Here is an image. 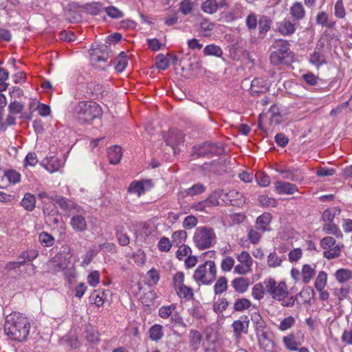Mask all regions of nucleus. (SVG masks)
<instances>
[{
    "instance_id": "5fc2aeb1",
    "label": "nucleus",
    "mask_w": 352,
    "mask_h": 352,
    "mask_svg": "<svg viewBox=\"0 0 352 352\" xmlns=\"http://www.w3.org/2000/svg\"><path fill=\"white\" fill-rule=\"evenodd\" d=\"M327 283V274L321 271L319 272L315 281V287L317 290H322Z\"/></svg>"
},
{
    "instance_id": "de8ad7c7",
    "label": "nucleus",
    "mask_w": 352,
    "mask_h": 352,
    "mask_svg": "<svg viewBox=\"0 0 352 352\" xmlns=\"http://www.w3.org/2000/svg\"><path fill=\"white\" fill-rule=\"evenodd\" d=\"M39 241L43 246L51 247L54 244V238L46 232H42L38 236Z\"/></svg>"
},
{
    "instance_id": "ddd939ff",
    "label": "nucleus",
    "mask_w": 352,
    "mask_h": 352,
    "mask_svg": "<svg viewBox=\"0 0 352 352\" xmlns=\"http://www.w3.org/2000/svg\"><path fill=\"white\" fill-rule=\"evenodd\" d=\"M109 57V50L106 45H102L101 49L94 51L91 54V59L94 65L97 66V64L100 62L104 64L103 66L98 65L102 69L108 65L107 62Z\"/></svg>"
},
{
    "instance_id": "6e6552de",
    "label": "nucleus",
    "mask_w": 352,
    "mask_h": 352,
    "mask_svg": "<svg viewBox=\"0 0 352 352\" xmlns=\"http://www.w3.org/2000/svg\"><path fill=\"white\" fill-rule=\"evenodd\" d=\"M239 264L234 267V272L238 274L245 275L252 272L253 260L250 254L243 251L236 257Z\"/></svg>"
},
{
    "instance_id": "bf43d9fd",
    "label": "nucleus",
    "mask_w": 352,
    "mask_h": 352,
    "mask_svg": "<svg viewBox=\"0 0 352 352\" xmlns=\"http://www.w3.org/2000/svg\"><path fill=\"white\" fill-rule=\"evenodd\" d=\"M258 22L257 17L253 12L248 14L245 19L246 25L250 30H255L258 25Z\"/></svg>"
},
{
    "instance_id": "7c9ffc66",
    "label": "nucleus",
    "mask_w": 352,
    "mask_h": 352,
    "mask_svg": "<svg viewBox=\"0 0 352 352\" xmlns=\"http://www.w3.org/2000/svg\"><path fill=\"white\" fill-rule=\"evenodd\" d=\"M201 9L207 14H214L218 10L217 1L216 0H206L201 3Z\"/></svg>"
},
{
    "instance_id": "20e7f679",
    "label": "nucleus",
    "mask_w": 352,
    "mask_h": 352,
    "mask_svg": "<svg viewBox=\"0 0 352 352\" xmlns=\"http://www.w3.org/2000/svg\"><path fill=\"white\" fill-rule=\"evenodd\" d=\"M289 46V42L286 40H275L271 46L274 50L270 56L271 63L274 65L287 63V58L290 53Z\"/></svg>"
},
{
    "instance_id": "680f3d73",
    "label": "nucleus",
    "mask_w": 352,
    "mask_h": 352,
    "mask_svg": "<svg viewBox=\"0 0 352 352\" xmlns=\"http://www.w3.org/2000/svg\"><path fill=\"white\" fill-rule=\"evenodd\" d=\"M38 256V252L36 250H30L28 251H23L19 256V259H24L26 262L32 261Z\"/></svg>"
},
{
    "instance_id": "58836bf2",
    "label": "nucleus",
    "mask_w": 352,
    "mask_h": 352,
    "mask_svg": "<svg viewBox=\"0 0 352 352\" xmlns=\"http://www.w3.org/2000/svg\"><path fill=\"white\" fill-rule=\"evenodd\" d=\"M195 3L191 0H182L179 4V10L184 15L190 14L194 9Z\"/></svg>"
},
{
    "instance_id": "423d86ee",
    "label": "nucleus",
    "mask_w": 352,
    "mask_h": 352,
    "mask_svg": "<svg viewBox=\"0 0 352 352\" xmlns=\"http://www.w3.org/2000/svg\"><path fill=\"white\" fill-rule=\"evenodd\" d=\"M265 294H269L274 300H283L288 294V289L284 281L276 282L272 278L264 280Z\"/></svg>"
},
{
    "instance_id": "6e6d98bb",
    "label": "nucleus",
    "mask_w": 352,
    "mask_h": 352,
    "mask_svg": "<svg viewBox=\"0 0 352 352\" xmlns=\"http://www.w3.org/2000/svg\"><path fill=\"white\" fill-rule=\"evenodd\" d=\"M228 305L227 300L222 298L214 303L213 310L215 313L220 314L227 309Z\"/></svg>"
},
{
    "instance_id": "1a4fd4ad",
    "label": "nucleus",
    "mask_w": 352,
    "mask_h": 352,
    "mask_svg": "<svg viewBox=\"0 0 352 352\" xmlns=\"http://www.w3.org/2000/svg\"><path fill=\"white\" fill-rule=\"evenodd\" d=\"M163 138L166 145L170 146L175 155L177 153L176 146L184 142V135L181 131L172 129L168 132H164Z\"/></svg>"
},
{
    "instance_id": "603ef678",
    "label": "nucleus",
    "mask_w": 352,
    "mask_h": 352,
    "mask_svg": "<svg viewBox=\"0 0 352 352\" xmlns=\"http://www.w3.org/2000/svg\"><path fill=\"white\" fill-rule=\"evenodd\" d=\"M99 252V250L96 248V246H93L89 251L86 252V254L83 256L82 265H89L94 257H95Z\"/></svg>"
},
{
    "instance_id": "052dcab7",
    "label": "nucleus",
    "mask_w": 352,
    "mask_h": 352,
    "mask_svg": "<svg viewBox=\"0 0 352 352\" xmlns=\"http://www.w3.org/2000/svg\"><path fill=\"white\" fill-rule=\"evenodd\" d=\"M175 305L162 307L159 309V316L162 318H168L169 316H171L172 313L175 309Z\"/></svg>"
},
{
    "instance_id": "09e8293b",
    "label": "nucleus",
    "mask_w": 352,
    "mask_h": 352,
    "mask_svg": "<svg viewBox=\"0 0 352 352\" xmlns=\"http://www.w3.org/2000/svg\"><path fill=\"white\" fill-rule=\"evenodd\" d=\"M346 10L343 0H338L334 6V14L338 19H344L346 16Z\"/></svg>"
},
{
    "instance_id": "69168bd1",
    "label": "nucleus",
    "mask_w": 352,
    "mask_h": 352,
    "mask_svg": "<svg viewBox=\"0 0 352 352\" xmlns=\"http://www.w3.org/2000/svg\"><path fill=\"white\" fill-rule=\"evenodd\" d=\"M142 302L144 309H151L150 307L154 302V294L152 292L144 294L142 298Z\"/></svg>"
},
{
    "instance_id": "c756f323",
    "label": "nucleus",
    "mask_w": 352,
    "mask_h": 352,
    "mask_svg": "<svg viewBox=\"0 0 352 352\" xmlns=\"http://www.w3.org/2000/svg\"><path fill=\"white\" fill-rule=\"evenodd\" d=\"M335 277L339 283H344L352 278V272L348 269L341 268L336 272Z\"/></svg>"
},
{
    "instance_id": "393cba45",
    "label": "nucleus",
    "mask_w": 352,
    "mask_h": 352,
    "mask_svg": "<svg viewBox=\"0 0 352 352\" xmlns=\"http://www.w3.org/2000/svg\"><path fill=\"white\" fill-rule=\"evenodd\" d=\"M171 239L172 243L175 247L184 245V243L187 239V232L184 230H177L172 234Z\"/></svg>"
},
{
    "instance_id": "c85d7f7f",
    "label": "nucleus",
    "mask_w": 352,
    "mask_h": 352,
    "mask_svg": "<svg viewBox=\"0 0 352 352\" xmlns=\"http://www.w3.org/2000/svg\"><path fill=\"white\" fill-rule=\"evenodd\" d=\"M340 209L338 208H331L325 210L322 215L324 223H332L334 218L340 214Z\"/></svg>"
},
{
    "instance_id": "bb28decb",
    "label": "nucleus",
    "mask_w": 352,
    "mask_h": 352,
    "mask_svg": "<svg viewBox=\"0 0 352 352\" xmlns=\"http://www.w3.org/2000/svg\"><path fill=\"white\" fill-rule=\"evenodd\" d=\"M315 267L310 265L306 264L302 266L301 276L304 283H308L315 275Z\"/></svg>"
},
{
    "instance_id": "dca6fc26",
    "label": "nucleus",
    "mask_w": 352,
    "mask_h": 352,
    "mask_svg": "<svg viewBox=\"0 0 352 352\" xmlns=\"http://www.w3.org/2000/svg\"><path fill=\"white\" fill-rule=\"evenodd\" d=\"M249 326V320L248 316L244 317V320H236L232 323L236 338L239 340L241 339L242 333H246Z\"/></svg>"
},
{
    "instance_id": "4be33fe9",
    "label": "nucleus",
    "mask_w": 352,
    "mask_h": 352,
    "mask_svg": "<svg viewBox=\"0 0 352 352\" xmlns=\"http://www.w3.org/2000/svg\"><path fill=\"white\" fill-rule=\"evenodd\" d=\"M272 221V215L270 213L265 212L256 219L257 228L262 232L270 230L269 225Z\"/></svg>"
},
{
    "instance_id": "c03bdc74",
    "label": "nucleus",
    "mask_w": 352,
    "mask_h": 352,
    "mask_svg": "<svg viewBox=\"0 0 352 352\" xmlns=\"http://www.w3.org/2000/svg\"><path fill=\"white\" fill-rule=\"evenodd\" d=\"M169 66V59L166 56L160 54L155 56V67L164 70Z\"/></svg>"
},
{
    "instance_id": "2eb2a0df",
    "label": "nucleus",
    "mask_w": 352,
    "mask_h": 352,
    "mask_svg": "<svg viewBox=\"0 0 352 352\" xmlns=\"http://www.w3.org/2000/svg\"><path fill=\"white\" fill-rule=\"evenodd\" d=\"M296 23H292L289 20H284L278 24L277 30L283 36H290L296 30Z\"/></svg>"
},
{
    "instance_id": "473e14b6",
    "label": "nucleus",
    "mask_w": 352,
    "mask_h": 352,
    "mask_svg": "<svg viewBox=\"0 0 352 352\" xmlns=\"http://www.w3.org/2000/svg\"><path fill=\"white\" fill-rule=\"evenodd\" d=\"M35 204H36V198L33 195H32L30 193H26L21 203V206L26 210H28V211H32L34 209Z\"/></svg>"
},
{
    "instance_id": "f704fd0d",
    "label": "nucleus",
    "mask_w": 352,
    "mask_h": 352,
    "mask_svg": "<svg viewBox=\"0 0 352 352\" xmlns=\"http://www.w3.org/2000/svg\"><path fill=\"white\" fill-rule=\"evenodd\" d=\"M206 190V187L201 183H197L190 188L185 190L184 196H194L203 193Z\"/></svg>"
},
{
    "instance_id": "13d9d810",
    "label": "nucleus",
    "mask_w": 352,
    "mask_h": 352,
    "mask_svg": "<svg viewBox=\"0 0 352 352\" xmlns=\"http://www.w3.org/2000/svg\"><path fill=\"white\" fill-rule=\"evenodd\" d=\"M157 245L160 251L168 252L171 249L173 243L168 238L163 236L160 239Z\"/></svg>"
},
{
    "instance_id": "e433bc0d",
    "label": "nucleus",
    "mask_w": 352,
    "mask_h": 352,
    "mask_svg": "<svg viewBox=\"0 0 352 352\" xmlns=\"http://www.w3.org/2000/svg\"><path fill=\"white\" fill-rule=\"evenodd\" d=\"M283 342L287 349L289 351H297L298 343L293 333H290L283 337Z\"/></svg>"
},
{
    "instance_id": "b1692460",
    "label": "nucleus",
    "mask_w": 352,
    "mask_h": 352,
    "mask_svg": "<svg viewBox=\"0 0 352 352\" xmlns=\"http://www.w3.org/2000/svg\"><path fill=\"white\" fill-rule=\"evenodd\" d=\"M267 90L266 85H264V82L261 79L255 78L252 81L250 86V93L252 95H258L261 93H264Z\"/></svg>"
},
{
    "instance_id": "4c0bfd02",
    "label": "nucleus",
    "mask_w": 352,
    "mask_h": 352,
    "mask_svg": "<svg viewBox=\"0 0 352 352\" xmlns=\"http://www.w3.org/2000/svg\"><path fill=\"white\" fill-rule=\"evenodd\" d=\"M271 23L272 21L267 16H261L258 22L259 33L264 34L268 32L270 30Z\"/></svg>"
},
{
    "instance_id": "49530a36",
    "label": "nucleus",
    "mask_w": 352,
    "mask_h": 352,
    "mask_svg": "<svg viewBox=\"0 0 352 352\" xmlns=\"http://www.w3.org/2000/svg\"><path fill=\"white\" fill-rule=\"evenodd\" d=\"M104 292L94 291L90 296V300L95 304L97 307L103 305L104 302Z\"/></svg>"
},
{
    "instance_id": "c9c22d12",
    "label": "nucleus",
    "mask_w": 352,
    "mask_h": 352,
    "mask_svg": "<svg viewBox=\"0 0 352 352\" xmlns=\"http://www.w3.org/2000/svg\"><path fill=\"white\" fill-rule=\"evenodd\" d=\"M203 53L205 56H214L217 57H221L223 55L221 48L214 44L207 45L204 49Z\"/></svg>"
},
{
    "instance_id": "a878e982",
    "label": "nucleus",
    "mask_w": 352,
    "mask_h": 352,
    "mask_svg": "<svg viewBox=\"0 0 352 352\" xmlns=\"http://www.w3.org/2000/svg\"><path fill=\"white\" fill-rule=\"evenodd\" d=\"M128 64V58L126 52H121L117 56L115 61V69L118 72L124 71Z\"/></svg>"
},
{
    "instance_id": "412c9836",
    "label": "nucleus",
    "mask_w": 352,
    "mask_h": 352,
    "mask_svg": "<svg viewBox=\"0 0 352 352\" xmlns=\"http://www.w3.org/2000/svg\"><path fill=\"white\" fill-rule=\"evenodd\" d=\"M48 271L51 273H56L58 272L63 270L66 264L62 262L60 256H56L47 263Z\"/></svg>"
},
{
    "instance_id": "5701e85b",
    "label": "nucleus",
    "mask_w": 352,
    "mask_h": 352,
    "mask_svg": "<svg viewBox=\"0 0 352 352\" xmlns=\"http://www.w3.org/2000/svg\"><path fill=\"white\" fill-rule=\"evenodd\" d=\"M290 14L297 21L302 19L305 15V10L300 2H295L290 8Z\"/></svg>"
},
{
    "instance_id": "6ab92c4d",
    "label": "nucleus",
    "mask_w": 352,
    "mask_h": 352,
    "mask_svg": "<svg viewBox=\"0 0 352 352\" xmlns=\"http://www.w3.org/2000/svg\"><path fill=\"white\" fill-rule=\"evenodd\" d=\"M231 285L236 292L243 294L248 290L250 282L246 278L237 277L232 280Z\"/></svg>"
},
{
    "instance_id": "37998d69",
    "label": "nucleus",
    "mask_w": 352,
    "mask_h": 352,
    "mask_svg": "<svg viewBox=\"0 0 352 352\" xmlns=\"http://www.w3.org/2000/svg\"><path fill=\"white\" fill-rule=\"evenodd\" d=\"M4 177H6L12 184H16L21 181V174L13 169H9L5 171Z\"/></svg>"
},
{
    "instance_id": "a211bd4d",
    "label": "nucleus",
    "mask_w": 352,
    "mask_h": 352,
    "mask_svg": "<svg viewBox=\"0 0 352 352\" xmlns=\"http://www.w3.org/2000/svg\"><path fill=\"white\" fill-rule=\"evenodd\" d=\"M107 156L109 162L111 164H117L120 162L122 156V148L120 146L114 145L107 149Z\"/></svg>"
},
{
    "instance_id": "4468645a",
    "label": "nucleus",
    "mask_w": 352,
    "mask_h": 352,
    "mask_svg": "<svg viewBox=\"0 0 352 352\" xmlns=\"http://www.w3.org/2000/svg\"><path fill=\"white\" fill-rule=\"evenodd\" d=\"M275 190L278 194L292 195L298 190L295 184L289 182L277 181L274 184Z\"/></svg>"
},
{
    "instance_id": "f3484780",
    "label": "nucleus",
    "mask_w": 352,
    "mask_h": 352,
    "mask_svg": "<svg viewBox=\"0 0 352 352\" xmlns=\"http://www.w3.org/2000/svg\"><path fill=\"white\" fill-rule=\"evenodd\" d=\"M203 340L202 334L197 330L191 329L189 331V346L192 351H196Z\"/></svg>"
},
{
    "instance_id": "72a5a7b5",
    "label": "nucleus",
    "mask_w": 352,
    "mask_h": 352,
    "mask_svg": "<svg viewBox=\"0 0 352 352\" xmlns=\"http://www.w3.org/2000/svg\"><path fill=\"white\" fill-rule=\"evenodd\" d=\"M175 290L180 298H184L186 300H191L193 298L194 293L192 287H190L184 285L176 288Z\"/></svg>"
},
{
    "instance_id": "3c124183",
    "label": "nucleus",
    "mask_w": 352,
    "mask_h": 352,
    "mask_svg": "<svg viewBox=\"0 0 352 352\" xmlns=\"http://www.w3.org/2000/svg\"><path fill=\"white\" fill-rule=\"evenodd\" d=\"M295 318L293 316H288L282 320L278 326V329L284 331L292 328L295 324Z\"/></svg>"
},
{
    "instance_id": "4d7b16f0",
    "label": "nucleus",
    "mask_w": 352,
    "mask_h": 352,
    "mask_svg": "<svg viewBox=\"0 0 352 352\" xmlns=\"http://www.w3.org/2000/svg\"><path fill=\"white\" fill-rule=\"evenodd\" d=\"M282 259L276 253H270L267 257V265L270 267H277L280 266Z\"/></svg>"
},
{
    "instance_id": "f8f14e48",
    "label": "nucleus",
    "mask_w": 352,
    "mask_h": 352,
    "mask_svg": "<svg viewBox=\"0 0 352 352\" xmlns=\"http://www.w3.org/2000/svg\"><path fill=\"white\" fill-rule=\"evenodd\" d=\"M68 216H72L70 224L76 232H84L87 228V222L83 216V210L80 212H72Z\"/></svg>"
},
{
    "instance_id": "e2e57ef3",
    "label": "nucleus",
    "mask_w": 352,
    "mask_h": 352,
    "mask_svg": "<svg viewBox=\"0 0 352 352\" xmlns=\"http://www.w3.org/2000/svg\"><path fill=\"white\" fill-rule=\"evenodd\" d=\"M235 263L234 259L231 256L223 258L221 263V267L223 272H230Z\"/></svg>"
},
{
    "instance_id": "9b49d317",
    "label": "nucleus",
    "mask_w": 352,
    "mask_h": 352,
    "mask_svg": "<svg viewBox=\"0 0 352 352\" xmlns=\"http://www.w3.org/2000/svg\"><path fill=\"white\" fill-rule=\"evenodd\" d=\"M152 187V179L135 180L130 184L128 188V192L140 196L146 191L151 189Z\"/></svg>"
},
{
    "instance_id": "cd10ccee",
    "label": "nucleus",
    "mask_w": 352,
    "mask_h": 352,
    "mask_svg": "<svg viewBox=\"0 0 352 352\" xmlns=\"http://www.w3.org/2000/svg\"><path fill=\"white\" fill-rule=\"evenodd\" d=\"M224 194V190H216L211 192L206 201L209 207L217 206L219 204V199H222Z\"/></svg>"
},
{
    "instance_id": "774afa93",
    "label": "nucleus",
    "mask_w": 352,
    "mask_h": 352,
    "mask_svg": "<svg viewBox=\"0 0 352 352\" xmlns=\"http://www.w3.org/2000/svg\"><path fill=\"white\" fill-rule=\"evenodd\" d=\"M342 341L349 345H352V323L349 329L344 331L341 336Z\"/></svg>"
},
{
    "instance_id": "8fccbe9b",
    "label": "nucleus",
    "mask_w": 352,
    "mask_h": 352,
    "mask_svg": "<svg viewBox=\"0 0 352 352\" xmlns=\"http://www.w3.org/2000/svg\"><path fill=\"white\" fill-rule=\"evenodd\" d=\"M265 293V291L263 283H256L252 287V295L256 300L262 299Z\"/></svg>"
},
{
    "instance_id": "864d4df0",
    "label": "nucleus",
    "mask_w": 352,
    "mask_h": 352,
    "mask_svg": "<svg viewBox=\"0 0 352 352\" xmlns=\"http://www.w3.org/2000/svg\"><path fill=\"white\" fill-rule=\"evenodd\" d=\"M258 184L261 186L266 187L270 184V177L263 172H258L255 175Z\"/></svg>"
},
{
    "instance_id": "aec40b11",
    "label": "nucleus",
    "mask_w": 352,
    "mask_h": 352,
    "mask_svg": "<svg viewBox=\"0 0 352 352\" xmlns=\"http://www.w3.org/2000/svg\"><path fill=\"white\" fill-rule=\"evenodd\" d=\"M309 62L317 67L326 63L324 55L320 47L317 46L315 48L314 52L310 55Z\"/></svg>"
},
{
    "instance_id": "ea45409f",
    "label": "nucleus",
    "mask_w": 352,
    "mask_h": 352,
    "mask_svg": "<svg viewBox=\"0 0 352 352\" xmlns=\"http://www.w3.org/2000/svg\"><path fill=\"white\" fill-rule=\"evenodd\" d=\"M252 302L248 298H237L234 304V309L236 311H243L250 308Z\"/></svg>"
},
{
    "instance_id": "0e129e2a",
    "label": "nucleus",
    "mask_w": 352,
    "mask_h": 352,
    "mask_svg": "<svg viewBox=\"0 0 352 352\" xmlns=\"http://www.w3.org/2000/svg\"><path fill=\"white\" fill-rule=\"evenodd\" d=\"M198 223V220L196 217L193 215H189L186 217L183 221V227L185 229L190 230L195 228Z\"/></svg>"
},
{
    "instance_id": "a18cd8bd",
    "label": "nucleus",
    "mask_w": 352,
    "mask_h": 352,
    "mask_svg": "<svg viewBox=\"0 0 352 352\" xmlns=\"http://www.w3.org/2000/svg\"><path fill=\"white\" fill-rule=\"evenodd\" d=\"M85 333V338L88 342L96 343L99 341L98 333L92 327H87Z\"/></svg>"
},
{
    "instance_id": "0eeeda50",
    "label": "nucleus",
    "mask_w": 352,
    "mask_h": 352,
    "mask_svg": "<svg viewBox=\"0 0 352 352\" xmlns=\"http://www.w3.org/2000/svg\"><path fill=\"white\" fill-rule=\"evenodd\" d=\"M320 246L324 250L323 256L327 259H332L340 256L342 244L336 243V240L331 236H326L321 239Z\"/></svg>"
},
{
    "instance_id": "9d476101",
    "label": "nucleus",
    "mask_w": 352,
    "mask_h": 352,
    "mask_svg": "<svg viewBox=\"0 0 352 352\" xmlns=\"http://www.w3.org/2000/svg\"><path fill=\"white\" fill-rule=\"evenodd\" d=\"M50 199L55 201L60 208L64 210L66 213H67V215L70 214L72 212H80L81 211V207L79 206L78 204H75L72 200L67 199L65 197H63L62 196H59L57 195H52L50 197Z\"/></svg>"
},
{
    "instance_id": "f257e3e1",
    "label": "nucleus",
    "mask_w": 352,
    "mask_h": 352,
    "mask_svg": "<svg viewBox=\"0 0 352 352\" xmlns=\"http://www.w3.org/2000/svg\"><path fill=\"white\" fill-rule=\"evenodd\" d=\"M30 322L28 318L19 312H14L6 316L4 330L12 340L23 342L29 335Z\"/></svg>"
},
{
    "instance_id": "f03ea898",
    "label": "nucleus",
    "mask_w": 352,
    "mask_h": 352,
    "mask_svg": "<svg viewBox=\"0 0 352 352\" xmlns=\"http://www.w3.org/2000/svg\"><path fill=\"white\" fill-rule=\"evenodd\" d=\"M76 118L82 122H89L102 116L101 107L93 101L79 102L74 108Z\"/></svg>"
},
{
    "instance_id": "79ce46f5",
    "label": "nucleus",
    "mask_w": 352,
    "mask_h": 352,
    "mask_svg": "<svg viewBox=\"0 0 352 352\" xmlns=\"http://www.w3.org/2000/svg\"><path fill=\"white\" fill-rule=\"evenodd\" d=\"M178 250L176 252L175 256L179 261H184L186 257L192 254V250L188 245H182L177 246Z\"/></svg>"
},
{
    "instance_id": "a19ab883",
    "label": "nucleus",
    "mask_w": 352,
    "mask_h": 352,
    "mask_svg": "<svg viewBox=\"0 0 352 352\" xmlns=\"http://www.w3.org/2000/svg\"><path fill=\"white\" fill-rule=\"evenodd\" d=\"M228 289V280L226 277H220L214 285L215 294H221Z\"/></svg>"
},
{
    "instance_id": "2f4dec72",
    "label": "nucleus",
    "mask_w": 352,
    "mask_h": 352,
    "mask_svg": "<svg viewBox=\"0 0 352 352\" xmlns=\"http://www.w3.org/2000/svg\"><path fill=\"white\" fill-rule=\"evenodd\" d=\"M322 230L327 234H332L338 238L342 237V233L339 228L333 223H324L322 226Z\"/></svg>"
},
{
    "instance_id": "39448f33",
    "label": "nucleus",
    "mask_w": 352,
    "mask_h": 352,
    "mask_svg": "<svg viewBox=\"0 0 352 352\" xmlns=\"http://www.w3.org/2000/svg\"><path fill=\"white\" fill-rule=\"evenodd\" d=\"M217 276V268L215 263L212 261H207L200 265L195 271L194 280L203 285H209Z\"/></svg>"
},
{
    "instance_id": "7ed1b4c3",
    "label": "nucleus",
    "mask_w": 352,
    "mask_h": 352,
    "mask_svg": "<svg viewBox=\"0 0 352 352\" xmlns=\"http://www.w3.org/2000/svg\"><path fill=\"white\" fill-rule=\"evenodd\" d=\"M195 245L200 250L210 248L217 242V236L213 228L200 226L196 228L193 237Z\"/></svg>"
},
{
    "instance_id": "338daca9",
    "label": "nucleus",
    "mask_w": 352,
    "mask_h": 352,
    "mask_svg": "<svg viewBox=\"0 0 352 352\" xmlns=\"http://www.w3.org/2000/svg\"><path fill=\"white\" fill-rule=\"evenodd\" d=\"M99 251H102L104 253H115L116 252V246L113 243H104L100 244L98 246Z\"/></svg>"
}]
</instances>
